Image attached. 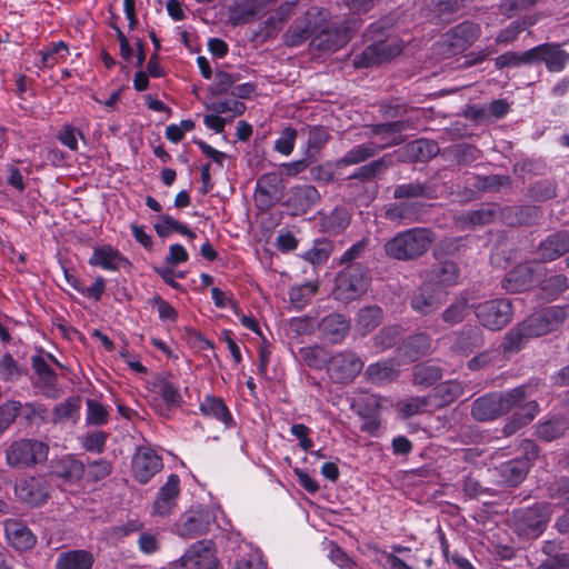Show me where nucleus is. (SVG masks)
<instances>
[{
	"instance_id": "nucleus-1",
	"label": "nucleus",
	"mask_w": 569,
	"mask_h": 569,
	"mask_svg": "<svg viewBox=\"0 0 569 569\" xmlns=\"http://www.w3.org/2000/svg\"><path fill=\"white\" fill-rule=\"evenodd\" d=\"M531 388L519 386L506 392H491L476 399L471 416L477 421H490L503 416L531 396Z\"/></svg>"
},
{
	"instance_id": "nucleus-2",
	"label": "nucleus",
	"mask_w": 569,
	"mask_h": 569,
	"mask_svg": "<svg viewBox=\"0 0 569 569\" xmlns=\"http://www.w3.org/2000/svg\"><path fill=\"white\" fill-rule=\"evenodd\" d=\"M435 241V233L428 228H410L398 232L385 243V253L396 260L410 261L423 256Z\"/></svg>"
},
{
	"instance_id": "nucleus-3",
	"label": "nucleus",
	"mask_w": 569,
	"mask_h": 569,
	"mask_svg": "<svg viewBox=\"0 0 569 569\" xmlns=\"http://www.w3.org/2000/svg\"><path fill=\"white\" fill-rule=\"evenodd\" d=\"M358 28L357 19L332 24L328 22V18L325 21L318 20L311 46L320 51H337L349 42Z\"/></svg>"
},
{
	"instance_id": "nucleus-4",
	"label": "nucleus",
	"mask_w": 569,
	"mask_h": 569,
	"mask_svg": "<svg viewBox=\"0 0 569 569\" xmlns=\"http://www.w3.org/2000/svg\"><path fill=\"white\" fill-rule=\"evenodd\" d=\"M49 447L37 439H19L6 450V460L10 467L30 468L47 460Z\"/></svg>"
},
{
	"instance_id": "nucleus-5",
	"label": "nucleus",
	"mask_w": 569,
	"mask_h": 569,
	"mask_svg": "<svg viewBox=\"0 0 569 569\" xmlns=\"http://www.w3.org/2000/svg\"><path fill=\"white\" fill-rule=\"evenodd\" d=\"M473 312L482 327L491 331H499L511 322L513 307L509 299L499 298L473 306Z\"/></svg>"
},
{
	"instance_id": "nucleus-6",
	"label": "nucleus",
	"mask_w": 569,
	"mask_h": 569,
	"mask_svg": "<svg viewBox=\"0 0 569 569\" xmlns=\"http://www.w3.org/2000/svg\"><path fill=\"white\" fill-rule=\"evenodd\" d=\"M516 532L526 539H537L547 528L550 512L545 505H535L513 511Z\"/></svg>"
},
{
	"instance_id": "nucleus-7",
	"label": "nucleus",
	"mask_w": 569,
	"mask_h": 569,
	"mask_svg": "<svg viewBox=\"0 0 569 569\" xmlns=\"http://www.w3.org/2000/svg\"><path fill=\"white\" fill-rule=\"evenodd\" d=\"M174 566L180 569H219L213 541L210 539L196 541Z\"/></svg>"
},
{
	"instance_id": "nucleus-8",
	"label": "nucleus",
	"mask_w": 569,
	"mask_h": 569,
	"mask_svg": "<svg viewBox=\"0 0 569 569\" xmlns=\"http://www.w3.org/2000/svg\"><path fill=\"white\" fill-rule=\"evenodd\" d=\"M213 520L214 515L208 507L191 509L184 512L177 522V533L184 539L202 536L209 531Z\"/></svg>"
},
{
	"instance_id": "nucleus-9",
	"label": "nucleus",
	"mask_w": 569,
	"mask_h": 569,
	"mask_svg": "<svg viewBox=\"0 0 569 569\" xmlns=\"http://www.w3.org/2000/svg\"><path fill=\"white\" fill-rule=\"evenodd\" d=\"M401 50V46L396 40L377 41L355 56L353 66L357 69H363L380 64L398 56Z\"/></svg>"
},
{
	"instance_id": "nucleus-10",
	"label": "nucleus",
	"mask_w": 569,
	"mask_h": 569,
	"mask_svg": "<svg viewBox=\"0 0 569 569\" xmlns=\"http://www.w3.org/2000/svg\"><path fill=\"white\" fill-rule=\"evenodd\" d=\"M440 149L436 141L429 139H417L388 153L391 156L392 167L396 162H427L439 153Z\"/></svg>"
},
{
	"instance_id": "nucleus-11",
	"label": "nucleus",
	"mask_w": 569,
	"mask_h": 569,
	"mask_svg": "<svg viewBox=\"0 0 569 569\" xmlns=\"http://www.w3.org/2000/svg\"><path fill=\"white\" fill-rule=\"evenodd\" d=\"M442 303L443 296L432 282L423 281L409 295L410 308L420 316L433 315Z\"/></svg>"
},
{
	"instance_id": "nucleus-12",
	"label": "nucleus",
	"mask_w": 569,
	"mask_h": 569,
	"mask_svg": "<svg viewBox=\"0 0 569 569\" xmlns=\"http://www.w3.org/2000/svg\"><path fill=\"white\" fill-rule=\"evenodd\" d=\"M284 186L277 172H268L257 180L254 202L259 210L271 209L282 197Z\"/></svg>"
},
{
	"instance_id": "nucleus-13",
	"label": "nucleus",
	"mask_w": 569,
	"mask_h": 569,
	"mask_svg": "<svg viewBox=\"0 0 569 569\" xmlns=\"http://www.w3.org/2000/svg\"><path fill=\"white\" fill-rule=\"evenodd\" d=\"M329 13L325 9L311 8L307 11L306 18L302 21H297L286 32V42L288 46L297 47L306 40L313 38L318 20L325 21Z\"/></svg>"
},
{
	"instance_id": "nucleus-14",
	"label": "nucleus",
	"mask_w": 569,
	"mask_h": 569,
	"mask_svg": "<svg viewBox=\"0 0 569 569\" xmlns=\"http://www.w3.org/2000/svg\"><path fill=\"white\" fill-rule=\"evenodd\" d=\"M363 369V361L353 351H342L332 356L328 370L331 378L341 383L352 381Z\"/></svg>"
},
{
	"instance_id": "nucleus-15",
	"label": "nucleus",
	"mask_w": 569,
	"mask_h": 569,
	"mask_svg": "<svg viewBox=\"0 0 569 569\" xmlns=\"http://www.w3.org/2000/svg\"><path fill=\"white\" fill-rule=\"evenodd\" d=\"M49 486L43 477H23L16 482L14 492L19 501L39 507L49 498Z\"/></svg>"
},
{
	"instance_id": "nucleus-16",
	"label": "nucleus",
	"mask_w": 569,
	"mask_h": 569,
	"mask_svg": "<svg viewBox=\"0 0 569 569\" xmlns=\"http://www.w3.org/2000/svg\"><path fill=\"white\" fill-rule=\"evenodd\" d=\"M31 367L36 378L32 381L33 387L38 388L48 399H58L61 390L57 387L58 376L47 362V359L40 355L31 357Z\"/></svg>"
},
{
	"instance_id": "nucleus-17",
	"label": "nucleus",
	"mask_w": 569,
	"mask_h": 569,
	"mask_svg": "<svg viewBox=\"0 0 569 569\" xmlns=\"http://www.w3.org/2000/svg\"><path fill=\"white\" fill-rule=\"evenodd\" d=\"M391 167V156L385 153L382 157L357 168L350 176H348L345 179L348 182L347 188H363L368 191L365 184L382 176Z\"/></svg>"
},
{
	"instance_id": "nucleus-18",
	"label": "nucleus",
	"mask_w": 569,
	"mask_h": 569,
	"mask_svg": "<svg viewBox=\"0 0 569 569\" xmlns=\"http://www.w3.org/2000/svg\"><path fill=\"white\" fill-rule=\"evenodd\" d=\"M162 469L161 458L148 447H139L132 458V472L137 481L144 485Z\"/></svg>"
},
{
	"instance_id": "nucleus-19",
	"label": "nucleus",
	"mask_w": 569,
	"mask_h": 569,
	"mask_svg": "<svg viewBox=\"0 0 569 569\" xmlns=\"http://www.w3.org/2000/svg\"><path fill=\"white\" fill-rule=\"evenodd\" d=\"M401 143L400 138H393L391 141L378 144L376 142H366L353 146L348 150L342 158L338 159L335 163L336 168H343L348 166L362 163L373 157H376L381 150L398 146Z\"/></svg>"
},
{
	"instance_id": "nucleus-20",
	"label": "nucleus",
	"mask_w": 569,
	"mask_h": 569,
	"mask_svg": "<svg viewBox=\"0 0 569 569\" xmlns=\"http://www.w3.org/2000/svg\"><path fill=\"white\" fill-rule=\"evenodd\" d=\"M338 286L349 293L350 298L359 296L367 290L369 274L361 263H350L338 276Z\"/></svg>"
},
{
	"instance_id": "nucleus-21",
	"label": "nucleus",
	"mask_w": 569,
	"mask_h": 569,
	"mask_svg": "<svg viewBox=\"0 0 569 569\" xmlns=\"http://www.w3.org/2000/svg\"><path fill=\"white\" fill-rule=\"evenodd\" d=\"M3 528L6 539L13 549L27 551L36 546V535L21 520L7 519L3 521Z\"/></svg>"
},
{
	"instance_id": "nucleus-22",
	"label": "nucleus",
	"mask_w": 569,
	"mask_h": 569,
	"mask_svg": "<svg viewBox=\"0 0 569 569\" xmlns=\"http://www.w3.org/2000/svg\"><path fill=\"white\" fill-rule=\"evenodd\" d=\"M479 36L480 27L470 21L461 22L446 33L449 47L453 52L465 51Z\"/></svg>"
},
{
	"instance_id": "nucleus-23",
	"label": "nucleus",
	"mask_w": 569,
	"mask_h": 569,
	"mask_svg": "<svg viewBox=\"0 0 569 569\" xmlns=\"http://www.w3.org/2000/svg\"><path fill=\"white\" fill-rule=\"evenodd\" d=\"M180 479L177 475L171 473L166 483L160 488L153 502V513L166 517L171 513L177 503L180 492Z\"/></svg>"
},
{
	"instance_id": "nucleus-24",
	"label": "nucleus",
	"mask_w": 569,
	"mask_h": 569,
	"mask_svg": "<svg viewBox=\"0 0 569 569\" xmlns=\"http://www.w3.org/2000/svg\"><path fill=\"white\" fill-rule=\"evenodd\" d=\"M321 339L330 343H340L350 330L349 320L341 313H330L318 322Z\"/></svg>"
},
{
	"instance_id": "nucleus-25",
	"label": "nucleus",
	"mask_w": 569,
	"mask_h": 569,
	"mask_svg": "<svg viewBox=\"0 0 569 569\" xmlns=\"http://www.w3.org/2000/svg\"><path fill=\"white\" fill-rule=\"evenodd\" d=\"M320 200V193L310 184L295 186L290 188L287 204L292 209V214H303Z\"/></svg>"
},
{
	"instance_id": "nucleus-26",
	"label": "nucleus",
	"mask_w": 569,
	"mask_h": 569,
	"mask_svg": "<svg viewBox=\"0 0 569 569\" xmlns=\"http://www.w3.org/2000/svg\"><path fill=\"white\" fill-rule=\"evenodd\" d=\"M499 217L508 226H525L539 220L541 211L536 206L515 204L499 208Z\"/></svg>"
},
{
	"instance_id": "nucleus-27",
	"label": "nucleus",
	"mask_w": 569,
	"mask_h": 569,
	"mask_svg": "<svg viewBox=\"0 0 569 569\" xmlns=\"http://www.w3.org/2000/svg\"><path fill=\"white\" fill-rule=\"evenodd\" d=\"M569 251V237L566 232H557L541 241L536 250V260L551 261Z\"/></svg>"
},
{
	"instance_id": "nucleus-28",
	"label": "nucleus",
	"mask_w": 569,
	"mask_h": 569,
	"mask_svg": "<svg viewBox=\"0 0 569 569\" xmlns=\"http://www.w3.org/2000/svg\"><path fill=\"white\" fill-rule=\"evenodd\" d=\"M529 469L530 458L521 457L502 462L497 468V472L501 483L516 487L526 479Z\"/></svg>"
},
{
	"instance_id": "nucleus-29",
	"label": "nucleus",
	"mask_w": 569,
	"mask_h": 569,
	"mask_svg": "<svg viewBox=\"0 0 569 569\" xmlns=\"http://www.w3.org/2000/svg\"><path fill=\"white\" fill-rule=\"evenodd\" d=\"M535 51L532 63L543 61L551 72H559L565 69L568 54L558 44L543 43L531 48Z\"/></svg>"
},
{
	"instance_id": "nucleus-30",
	"label": "nucleus",
	"mask_w": 569,
	"mask_h": 569,
	"mask_svg": "<svg viewBox=\"0 0 569 569\" xmlns=\"http://www.w3.org/2000/svg\"><path fill=\"white\" fill-rule=\"evenodd\" d=\"M425 204L420 201H402L388 206L385 218L397 223L416 222L423 213Z\"/></svg>"
},
{
	"instance_id": "nucleus-31",
	"label": "nucleus",
	"mask_w": 569,
	"mask_h": 569,
	"mask_svg": "<svg viewBox=\"0 0 569 569\" xmlns=\"http://www.w3.org/2000/svg\"><path fill=\"white\" fill-rule=\"evenodd\" d=\"M52 475L68 483L76 485L86 475V466L82 461L67 455L52 462Z\"/></svg>"
},
{
	"instance_id": "nucleus-32",
	"label": "nucleus",
	"mask_w": 569,
	"mask_h": 569,
	"mask_svg": "<svg viewBox=\"0 0 569 569\" xmlns=\"http://www.w3.org/2000/svg\"><path fill=\"white\" fill-rule=\"evenodd\" d=\"M513 410L512 417L502 428V433L507 437L512 436L520 428L531 422L539 411V406L536 400H529V398H527Z\"/></svg>"
},
{
	"instance_id": "nucleus-33",
	"label": "nucleus",
	"mask_w": 569,
	"mask_h": 569,
	"mask_svg": "<svg viewBox=\"0 0 569 569\" xmlns=\"http://www.w3.org/2000/svg\"><path fill=\"white\" fill-rule=\"evenodd\" d=\"M88 262L90 266L100 267L110 271L118 270L122 263L129 264L128 259L110 244L96 247Z\"/></svg>"
},
{
	"instance_id": "nucleus-34",
	"label": "nucleus",
	"mask_w": 569,
	"mask_h": 569,
	"mask_svg": "<svg viewBox=\"0 0 569 569\" xmlns=\"http://www.w3.org/2000/svg\"><path fill=\"white\" fill-rule=\"evenodd\" d=\"M94 562L93 553L84 549H72L58 553L56 569H91Z\"/></svg>"
},
{
	"instance_id": "nucleus-35",
	"label": "nucleus",
	"mask_w": 569,
	"mask_h": 569,
	"mask_svg": "<svg viewBox=\"0 0 569 569\" xmlns=\"http://www.w3.org/2000/svg\"><path fill=\"white\" fill-rule=\"evenodd\" d=\"M533 273L529 263H520L507 273L502 287L511 292L523 291L533 283Z\"/></svg>"
},
{
	"instance_id": "nucleus-36",
	"label": "nucleus",
	"mask_w": 569,
	"mask_h": 569,
	"mask_svg": "<svg viewBox=\"0 0 569 569\" xmlns=\"http://www.w3.org/2000/svg\"><path fill=\"white\" fill-rule=\"evenodd\" d=\"M460 273L456 262L443 261L428 273L426 281L432 282L436 288H449L459 283Z\"/></svg>"
},
{
	"instance_id": "nucleus-37",
	"label": "nucleus",
	"mask_w": 569,
	"mask_h": 569,
	"mask_svg": "<svg viewBox=\"0 0 569 569\" xmlns=\"http://www.w3.org/2000/svg\"><path fill=\"white\" fill-rule=\"evenodd\" d=\"M395 199L425 198L436 199L437 188L428 182H409L398 184L393 190Z\"/></svg>"
},
{
	"instance_id": "nucleus-38",
	"label": "nucleus",
	"mask_w": 569,
	"mask_h": 569,
	"mask_svg": "<svg viewBox=\"0 0 569 569\" xmlns=\"http://www.w3.org/2000/svg\"><path fill=\"white\" fill-rule=\"evenodd\" d=\"M457 350L462 352H473L483 346V335L477 326H465L461 330L456 332L453 343Z\"/></svg>"
},
{
	"instance_id": "nucleus-39",
	"label": "nucleus",
	"mask_w": 569,
	"mask_h": 569,
	"mask_svg": "<svg viewBox=\"0 0 569 569\" xmlns=\"http://www.w3.org/2000/svg\"><path fill=\"white\" fill-rule=\"evenodd\" d=\"M200 411L207 417L221 421L226 428H231L234 425L232 416L221 398L207 396L200 405Z\"/></svg>"
},
{
	"instance_id": "nucleus-40",
	"label": "nucleus",
	"mask_w": 569,
	"mask_h": 569,
	"mask_svg": "<svg viewBox=\"0 0 569 569\" xmlns=\"http://www.w3.org/2000/svg\"><path fill=\"white\" fill-rule=\"evenodd\" d=\"M469 299L460 293L451 303L441 312V320L449 326H457L461 323L469 315Z\"/></svg>"
},
{
	"instance_id": "nucleus-41",
	"label": "nucleus",
	"mask_w": 569,
	"mask_h": 569,
	"mask_svg": "<svg viewBox=\"0 0 569 569\" xmlns=\"http://www.w3.org/2000/svg\"><path fill=\"white\" fill-rule=\"evenodd\" d=\"M398 373L391 361H378L367 367L365 377L371 383L383 385L397 379Z\"/></svg>"
},
{
	"instance_id": "nucleus-42",
	"label": "nucleus",
	"mask_w": 569,
	"mask_h": 569,
	"mask_svg": "<svg viewBox=\"0 0 569 569\" xmlns=\"http://www.w3.org/2000/svg\"><path fill=\"white\" fill-rule=\"evenodd\" d=\"M330 136L326 128L321 126L309 127L307 129V150L306 156L309 161H315L320 150L327 144Z\"/></svg>"
},
{
	"instance_id": "nucleus-43",
	"label": "nucleus",
	"mask_w": 569,
	"mask_h": 569,
	"mask_svg": "<svg viewBox=\"0 0 569 569\" xmlns=\"http://www.w3.org/2000/svg\"><path fill=\"white\" fill-rule=\"evenodd\" d=\"M81 399L79 397H69L63 402L57 405L52 410V422L60 423L64 421L76 422L79 418Z\"/></svg>"
},
{
	"instance_id": "nucleus-44",
	"label": "nucleus",
	"mask_w": 569,
	"mask_h": 569,
	"mask_svg": "<svg viewBox=\"0 0 569 569\" xmlns=\"http://www.w3.org/2000/svg\"><path fill=\"white\" fill-rule=\"evenodd\" d=\"M462 392L463 388L460 382L449 380L436 386L432 389L430 398L436 399L438 406H446L457 400Z\"/></svg>"
},
{
	"instance_id": "nucleus-45",
	"label": "nucleus",
	"mask_w": 569,
	"mask_h": 569,
	"mask_svg": "<svg viewBox=\"0 0 569 569\" xmlns=\"http://www.w3.org/2000/svg\"><path fill=\"white\" fill-rule=\"evenodd\" d=\"M431 348V338L425 332H419L407 338L402 349L406 356L416 360L429 352Z\"/></svg>"
},
{
	"instance_id": "nucleus-46",
	"label": "nucleus",
	"mask_w": 569,
	"mask_h": 569,
	"mask_svg": "<svg viewBox=\"0 0 569 569\" xmlns=\"http://www.w3.org/2000/svg\"><path fill=\"white\" fill-rule=\"evenodd\" d=\"M529 339L531 337H529L522 322H519L506 333L501 348L506 353H515L520 351Z\"/></svg>"
},
{
	"instance_id": "nucleus-47",
	"label": "nucleus",
	"mask_w": 569,
	"mask_h": 569,
	"mask_svg": "<svg viewBox=\"0 0 569 569\" xmlns=\"http://www.w3.org/2000/svg\"><path fill=\"white\" fill-rule=\"evenodd\" d=\"M409 128L410 122L408 120H397L369 126L371 134L387 139V142L391 141L393 138H400L402 142L403 139L400 133Z\"/></svg>"
},
{
	"instance_id": "nucleus-48",
	"label": "nucleus",
	"mask_w": 569,
	"mask_h": 569,
	"mask_svg": "<svg viewBox=\"0 0 569 569\" xmlns=\"http://www.w3.org/2000/svg\"><path fill=\"white\" fill-rule=\"evenodd\" d=\"M568 429V422L563 418H553L539 423L536 428V435L545 441H552L565 435Z\"/></svg>"
},
{
	"instance_id": "nucleus-49",
	"label": "nucleus",
	"mask_w": 569,
	"mask_h": 569,
	"mask_svg": "<svg viewBox=\"0 0 569 569\" xmlns=\"http://www.w3.org/2000/svg\"><path fill=\"white\" fill-rule=\"evenodd\" d=\"M499 216V207L496 204H485L476 210L468 211L463 220L471 226H483L491 223Z\"/></svg>"
},
{
	"instance_id": "nucleus-50",
	"label": "nucleus",
	"mask_w": 569,
	"mask_h": 569,
	"mask_svg": "<svg viewBox=\"0 0 569 569\" xmlns=\"http://www.w3.org/2000/svg\"><path fill=\"white\" fill-rule=\"evenodd\" d=\"M154 229L157 234L161 238L168 237L172 231L187 236L190 239L197 237V234L192 230H190L186 224L179 222L169 214L161 216L160 222L154 226Z\"/></svg>"
},
{
	"instance_id": "nucleus-51",
	"label": "nucleus",
	"mask_w": 569,
	"mask_h": 569,
	"mask_svg": "<svg viewBox=\"0 0 569 569\" xmlns=\"http://www.w3.org/2000/svg\"><path fill=\"white\" fill-rule=\"evenodd\" d=\"M535 51L529 49L521 53L508 51L495 59V66L497 69L503 68H517L522 64H532V57Z\"/></svg>"
},
{
	"instance_id": "nucleus-52",
	"label": "nucleus",
	"mask_w": 569,
	"mask_h": 569,
	"mask_svg": "<svg viewBox=\"0 0 569 569\" xmlns=\"http://www.w3.org/2000/svg\"><path fill=\"white\" fill-rule=\"evenodd\" d=\"M412 376L415 385L429 387L441 379L442 372L438 366L420 363L415 366Z\"/></svg>"
},
{
	"instance_id": "nucleus-53",
	"label": "nucleus",
	"mask_w": 569,
	"mask_h": 569,
	"mask_svg": "<svg viewBox=\"0 0 569 569\" xmlns=\"http://www.w3.org/2000/svg\"><path fill=\"white\" fill-rule=\"evenodd\" d=\"M350 223V214L345 208H335L328 216L323 218L322 226L326 231L339 233L343 231Z\"/></svg>"
},
{
	"instance_id": "nucleus-54",
	"label": "nucleus",
	"mask_w": 569,
	"mask_h": 569,
	"mask_svg": "<svg viewBox=\"0 0 569 569\" xmlns=\"http://www.w3.org/2000/svg\"><path fill=\"white\" fill-rule=\"evenodd\" d=\"M318 290V284L313 282H306L301 286L292 287L289 291L290 302L297 309H302L311 299L313 295H316Z\"/></svg>"
},
{
	"instance_id": "nucleus-55",
	"label": "nucleus",
	"mask_w": 569,
	"mask_h": 569,
	"mask_svg": "<svg viewBox=\"0 0 569 569\" xmlns=\"http://www.w3.org/2000/svg\"><path fill=\"white\" fill-rule=\"evenodd\" d=\"M521 322L531 338L541 337L552 331L541 310L532 313Z\"/></svg>"
},
{
	"instance_id": "nucleus-56",
	"label": "nucleus",
	"mask_w": 569,
	"mask_h": 569,
	"mask_svg": "<svg viewBox=\"0 0 569 569\" xmlns=\"http://www.w3.org/2000/svg\"><path fill=\"white\" fill-rule=\"evenodd\" d=\"M567 277L565 274H555L547 278L541 286L543 298L548 300L556 299L567 289Z\"/></svg>"
},
{
	"instance_id": "nucleus-57",
	"label": "nucleus",
	"mask_w": 569,
	"mask_h": 569,
	"mask_svg": "<svg viewBox=\"0 0 569 569\" xmlns=\"http://www.w3.org/2000/svg\"><path fill=\"white\" fill-rule=\"evenodd\" d=\"M332 246L327 240H316L311 249L303 253V259L311 262L312 264H322L327 261Z\"/></svg>"
},
{
	"instance_id": "nucleus-58",
	"label": "nucleus",
	"mask_w": 569,
	"mask_h": 569,
	"mask_svg": "<svg viewBox=\"0 0 569 569\" xmlns=\"http://www.w3.org/2000/svg\"><path fill=\"white\" fill-rule=\"evenodd\" d=\"M430 397H411L398 403L399 412L403 419H408L425 410L429 405Z\"/></svg>"
},
{
	"instance_id": "nucleus-59",
	"label": "nucleus",
	"mask_w": 569,
	"mask_h": 569,
	"mask_svg": "<svg viewBox=\"0 0 569 569\" xmlns=\"http://www.w3.org/2000/svg\"><path fill=\"white\" fill-rule=\"evenodd\" d=\"M301 360L310 368L320 369L326 362V355L322 348L318 346L303 347L299 350Z\"/></svg>"
},
{
	"instance_id": "nucleus-60",
	"label": "nucleus",
	"mask_w": 569,
	"mask_h": 569,
	"mask_svg": "<svg viewBox=\"0 0 569 569\" xmlns=\"http://www.w3.org/2000/svg\"><path fill=\"white\" fill-rule=\"evenodd\" d=\"M382 310L377 306L366 307L358 312V325L366 331L375 329L381 319Z\"/></svg>"
},
{
	"instance_id": "nucleus-61",
	"label": "nucleus",
	"mask_w": 569,
	"mask_h": 569,
	"mask_svg": "<svg viewBox=\"0 0 569 569\" xmlns=\"http://www.w3.org/2000/svg\"><path fill=\"white\" fill-rule=\"evenodd\" d=\"M400 339L398 327L382 328L373 338V343L381 351L392 348Z\"/></svg>"
},
{
	"instance_id": "nucleus-62",
	"label": "nucleus",
	"mask_w": 569,
	"mask_h": 569,
	"mask_svg": "<svg viewBox=\"0 0 569 569\" xmlns=\"http://www.w3.org/2000/svg\"><path fill=\"white\" fill-rule=\"evenodd\" d=\"M22 409L20 401H6L0 406V435L16 420Z\"/></svg>"
},
{
	"instance_id": "nucleus-63",
	"label": "nucleus",
	"mask_w": 569,
	"mask_h": 569,
	"mask_svg": "<svg viewBox=\"0 0 569 569\" xmlns=\"http://www.w3.org/2000/svg\"><path fill=\"white\" fill-rule=\"evenodd\" d=\"M452 154L460 164H470L480 159L481 151L469 143H458L452 148Z\"/></svg>"
},
{
	"instance_id": "nucleus-64",
	"label": "nucleus",
	"mask_w": 569,
	"mask_h": 569,
	"mask_svg": "<svg viewBox=\"0 0 569 569\" xmlns=\"http://www.w3.org/2000/svg\"><path fill=\"white\" fill-rule=\"evenodd\" d=\"M24 370L18 366L11 355L6 353L0 360V379L6 381L18 380Z\"/></svg>"
}]
</instances>
